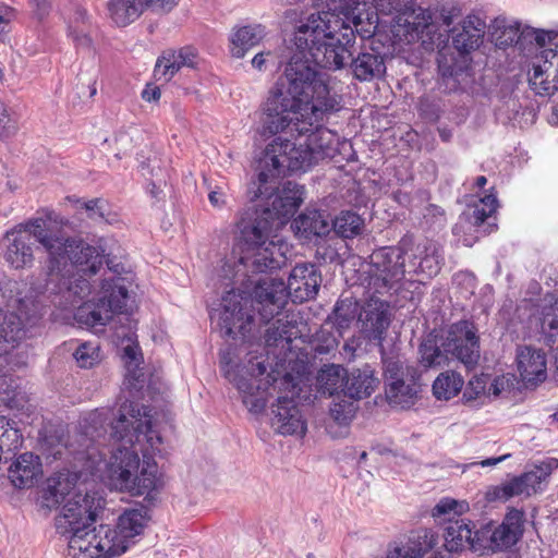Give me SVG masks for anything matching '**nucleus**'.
I'll return each instance as SVG.
<instances>
[{
	"instance_id": "1",
	"label": "nucleus",
	"mask_w": 558,
	"mask_h": 558,
	"mask_svg": "<svg viewBox=\"0 0 558 558\" xmlns=\"http://www.w3.org/2000/svg\"><path fill=\"white\" fill-rule=\"evenodd\" d=\"M110 409H96L80 423V432L65 439L61 425H46L39 432L38 447L46 459L66 460L76 471L59 473L50 480L47 499L65 505L78 487L87 489L84 475L107 482L112 488L133 496L148 495L158 488L159 477L154 457L161 452L162 439L153 426L147 407L123 402L110 421L112 449L106 438L105 424L113 416Z\"/></svg>"
},
{
	"instance_id": "2",
	"label": "nucleus",
	"mask_w": 558,
	"mask_h": 558,
	"mask_svg": "<svg viewBox=\"0 0 558 558\" xmlns=\"http://www.w3.org/2000/svg\"><path fill=\"white\" fill-rule=\"evenodd\" d=\"M341 109V96L331 86V76L308 60L292 56L262 105V136L290 132L306 136L304 143L276 137L257 162L259 185L255 197L268 192V183L289 172L305 171L331 156L332 133L325 129L330 116Z\"/></svg>"
},
{
	"instance_id": "3",
	"label": "nucleus",
	"mask_w": 558,
	"mask_h": 558,
	"mask_svg": "<svg viewBox=\"0 0 558 558\" xmlns=\"http://www.w3.org/2000/svg\"><path fill=\"white\" fill-rule=\"evenodd\" d=\"M238 269V263L226 260L221 266L220 275L244 288L238 292L234 289L228 291L221 300L219 325L225 335L233 339L238 336L246 337L252 329L255 312L260 323L268 324L280 315L289 296L294 303L312 300L316 296L322 283L318 268L311 263L295 265L290 272L288 283L271 277L253 280L252 276L258 272L240 267L236 275Z\"/></svg>"
},
{
	"instance_id": "4",
	"label": "nucleus",
	"mask_w": 558,
	"mask_h": 558,
	"mask_svg": "<svg viewBox=\"0 0 558 558\" xmlns=\"http://www.w3.org/2000/svg\"><path fill=\"white\" fill-rule=\"evenodd\" d=\"M105 500L97 492L82 489L66 499L56 520L57 531L68 542L71 558H109L124 554L135 543L147 523L146 511L125 510L114 527L100 524L92 527Z\"/></svg>"
},
{
	"instance_id": "5",
	"label": "nucleus",
	"mask_w": 558,
	"mask_h": 558,
	"mask_svg": "<svg viewBox=\"0 0 558 558\" xmlns=\"http://www.w3.org/2000/svg\"><path fill=\"white\" fill-rule=\"evenodd\" d=\"M263 354L252 356L243 365H231L229 353L220 355V366L225 377L231 381L241 395L244 405L252 413H262L267 400L278 393L271 404L270 424L281 435L304 436L306 422L295 401L299 396L298 384L291 374L279 377V372L267 373Z\"/></svg>"
},
{
	"instance_id": "6",
	"label": "nucleus",
	"mask_w": 558,
	"mask_h": 558,
	"mask_svg": "<svg viewBox=\"0 0 558 558\" xmlns=\"http://www.w3.org/2000/svg\"><path fill=\"white\" fill-rule=\"evenodd\" d=\"M54 229L37 230L38 243L48 254L46 290L59 295V304L74 306L89 296L92 286L85 276H94L102 267L104 250L81 238L69 236L63 227L68 219L57 214Z\"/></svg>"
},
{
	"instance_id": "7",
	"label": "nucleus",
	"mask_w": 558,
	"mask_h": 558,
	"mask_svg": "<svg viewBox=\"0 0 558 558\" xmlns=\"http://www.w3.org/2000/svg\"><path fill=\"white\" fill-rule=\"evenodd\" d=\"M303 201L304 187L292 181L286 182L282 190L268 196L263 216L241 230L243 246L238 271L241 267L253 272H271L286 265L289 245L282 239H270V220L277 219L283 223L296 213Z\"/></svg>"
},
{
	"instance_id": "8",
	"label": "nucleus",
	"mask_w": 558,
	"mask_h": 558,
	"mask_svg": "<svg viewBox=\"0 0 558 558\" xmlns=\"http://www.w3.org/2000/svg\"><path fill=\"white\" fill-rule=\"evenodd\" d=\"M318 8L301 21L294 33L295 52L313 65L327 70H341L350 57V47L355 41L354 29L339 16L344 8L341 0H312Z\"/></svg>"
},
{
	"instance_id": "9",
	"label": "nucleus",
	"mask_w": 558,
	"mask_h": 558,
	"mask_svg": "<svg viewBox=\"0 0 558 558\" xmlns=\"http://www.w3.org/2000/svg\"><path fill=\"white\" fill-rule=\"evenodd\" d=\"M456 7L459 9V15L450 25H442V21L438 20L442 41L424 47L426 50L439 49L438 71L450 90L457 89L466 75L465 54L480 47L486 28V23L475 14H469L456 23L461 16V9Z\"/></svg>"
},
{
	"instance_id": "10",
	"label": "nucleus",
	"mask_w": 558,
	"mask_h": 558,
	"mask_svg": "<svg viewBox=\"0 0 558 558\" xmlns=\"http://www.w3.org/2000/svg\"><path fill=\"white\" fill-rule=\"evenodd\" d=\"M366 2H371L380 14L395 16L392 25L395 37L407 44L421 40L424 47L442 41L438 20L442 21V25L448 26L459 15V9L454 4L430 10L417 7L415 0H367Z\"/></svg>"
},
{
	"instance_id": "11",
	"label": "nucleus",
	"mask_w": 558,
	"mask_h": 558,
	"mask_svg": "<svg viewBox=\"0 0 558 558\" xmlns=\"http://www.w3.org/2000/svg\"><path fill=\"white\" fill-rule=\"evenodd\" d=\"M360 319L365 337L380 349L384 376L388 383L405 380L411 378V374L416 376V369L412 366H404V360L400 355H387L385 352L383 341L391 322L388 302L374 295L371 296L362 308Z\"/></svg>"
},
{
	"instance_id": "12",
	"label": "nucleus",
	"mask_w": 558,
	"mask_h": 558,
	"mask_svg": "<svg viewBox=\"0 0 558 558\" xmlns=\"http://www.w3.org/2000/svg\"><path fill=\"white\" fill-rule=\"evenodd\" d=\"M56 219V211L46 210L39 217L32 218L5 232L2 239L3 258L10 267L13 269L32 267L35 260L32 238L38 242L37 230H46L43 222L49 229H54Z\"/></svg>"
},
{
	"instance_id": "13",
	"label": "nucleus",
	"mask_w": 558,
	"mask_h": 558,
	"mask_svg": "<svg viewBox=\"0 0 558 558\" xmlns=\"http://www.w3.org/2000/svg\"><path fill=\"white\" fill-rule=\"evenodd\" d=\"M121 280V278H118V280L111 284L109 279H105L100 287L102 296L97 303L83 302L85 300L83 299L74 306L64 307L59 304V295H56L58 300H56L54 303L64 310L77 307L74 313V318L82 326L90 328L104 327L112 318L114 313H122L126 310L129 291L126 286L120 282Z\"/></svg>"
},
{
	"instance_id": "14",
	"label": "nucleus",
	"mask_w": 558,
	"mask_h": 558,
	"mask_svg": "<svg viewBox=\"0 0 558 558\" xmlns=\"http://www.w3.org/2000/svg\"><path fill=\"white\" fill-rule=\"evenodd\" d=\"M469 509L465 501H457L451 498H442L433 509V517L447 522L444 538L447 551H459L470 547L471 535L474 525L460 517Z\"/></svg>"
},
{
	"instance_id": "15",
	"label": "nucleus",
	"mask_w": 558,
	"mask_h": 558,
	"mask_svg": "<svg viewBox=\"0 0 558 558\" xmlns=\"http://www.w3.org/2000/svg\"><path fill=\"white\" fill-rule=\"evenodd\" d=\"M441 347L449 359H456L466 367L475 365L480 359V339L475 325L466 319L451 324L441 339Z\"/></svg>"
},
{
	"instance_id": "16",
	"label": "nucleus",
	"mask_w": 558,
	"mask_h": 558,
	"mask_svg": "<svg viewBox=\"0 0 558 558\" xmlns=\"http://www.w3.org/2000/svg\"><path fill=\"white\" fill-rule=\"evenodd\" d=\"M403 252L398 247H381L371 255V282L375 293H386L405 274Z\"/></svg>"
},
{
	"instance_id": "17",
	"label": "nucleus",
	"mask_w": 558,
	"mask_h": 558,
	"mask_svg": "<svg viewBox=\"0 0 558 558\" xmlns=\"http://www.w3.org/2000/svg\"><path fill=\"white\" fill-rule=\"evenodd\" d=\"M180 2L181 0H108L106 10L110 22L123 28L136 22L147 11L158 15L169 14Z\"/></svg>"
},
{
	"instance_id": "18",
	"label": "nucleus",
	"mask_w": 558,
	"mask_h": 558,
	"mask_svg": "<svg viewBox=\"0 0 558 558\" xmlns=\"http://www.w3.org/2000/svg\"><path fill=\"white\" fill-rule=\"evenodd\" d=\"M354 44L341 69L349 64L353 77L360 82H368L385 74V58L380 51L374 47H363L354 57Z\"/></svg>"
},
{
	"instance_id": "19",
	"label": "nucleus",
	"mask_w": 558,
	"mask_h": 558,
	"mask_svg": "<svg viewBox=\"0 0 558 558\" xmlns=\"http://www.w3.org/2000/svg\"><path fill=\"white\" fill-rule=\"evenodd\" d=\"M197 59L196 49L190 46L179 50H167L157 59L154 76L157 81L168 82L182 68H195Z\"/></svg>"
},
{
	"instance_id": "20",
	"label": "nucleus",
	"mask_w": 558,
	"mask_h": 558,
	"mask_svg": "<svg viewBox=\"0 0 558 558\" xmlns=\"http://www.w3.org/2000/svg\"><path fill=\"white\" fill-rule=\"evenodd\" d=\"M515 360L520 376L525 383L537 384L546 379V356L541 349L520 345L517 348Z\"/></svg>"
},
{
	"instance_id": "21",
	"label": "nucleus",
	"mask_w": 558,
	"mask_h": 558,
	"mask_svg": "<svg viewBox=\"0 0 558 558\" xmlns=\"http://www.w3.org/2000/svg\"><path fill=\"white\" fill-rule=\"evenodd\" d=\"M435 545L434 534L424 531L410 537L405 545H389L386 558H445L441 551L434 550Z\"/></svg>"
},
{
	"instance_id": "22",
	"label": "nucleus",
	"mask_w": 558,
	"mask_h": 558,
	"mask_svg": "<svg viewBox=\"0 0 558 558\" xmlns=\"http://www.w3.org/2000/svg\"><path fill=\"white\" fill-rule=\"evenodd\" d=\"M40 474V459L32 452L20 454L8 468V478L16 488H29L34 486Z\"/></svg>"
},
{
	"instance_id": "23",
	"label": "nucleus",
	"mask_w": 558,
	"mask_h": 558,
	"mask_svg": "<svg viewBox=\"0 0 558 558\" xmlns=\"http://www.w3.org/2000/svg\"><path fill=\"white\" fill-rule=\"evenodd\" d=\"M523 534V512L510 510L501 524H493V551L513 546Z\"/></svg>"
},
{
	"instance_id": "24",
	"label": "nucleus",
	"mask_w": 558,
	"mask_h": 558,
	"mask_svg": "<svg viewBox=\"0 0 558 558\" xmlns=\"http://www.w3.org/2000/svg\"><path fill=\"white\" fill-rule=\"evenodd\" d=\"M292 227L299 236L312 241L314 238H323L331 231V218L323 210H306L294 219Z\"/></svg>"
},
{
	"instance_id": "25",
	"label": "nucleus",
	"mask_w": 558,
	"mask_h": 558,
	"mask_svg": "<svg viewBox=\"0 0 558 558\" xmlns=\"http://www.w3.org/2000/svg\"><path fill=\"white\" fill-rule=\"evenodd\" d=\"M378 383V378L374 376V369L367 365L348 373L342 392L344 397L356 401L371 396Z\"/></svg>"
},
{
	"instance_id": "26",
	"label": "nucleus",
	"mask_w": 558,
	"mask_h": 558,
	"mask_svg": "<svg viewBox=\"0 0 558 558\" xmlns=\"http://www.w3.org/2000/svg\"><path fill=\"white\" fill-rule=\"evenodd\" d=\"M441 260L442 256L438 244L425 240L416 245L410 267L415 274H425L432 277L439 271Z\"/></svg>"
},
{
	"instance_id": "27",
	"label": "nucleus",
	"mask_w": 558,
	"mask_h": 558,
	"mask_svg": "<svg viewBox=\"0 0 558 558\" xmlns=\"http://www.w3.org/2000/svg\"><path fill=\"white\" fill-rule=\"evenodd\" d=\"M265 36V28L257 25H247L234 31L230 37V51L234 58L241 59L246 51L260 43Z\"/></svg>"
},
{
	"instance_id": "28",
	"label": "nucleus",
	"mask_w": 558,
	"mask_h": 558,
	"mask_svg": "<svg viewBox=\"0 0 558 558\" xmlns=\"http://www.w3.org/2000/svg\"><path fill=\"white\" fill-rule=\"evenodd\" d=\"M415 377L411 374V378L387 384L386 396L391 405L407 409L414 404L417 395Z\"/></svg>"
},
{
	"instance_id": "29",
	"label": "nucleus",
	"mask_w": 558,
	"mask_h": 558,
	"mask_svg": "<svg viewBox=\"0 0 558 558\" xmlns=\"http://www.w3.org/2000/svg\"><path fill=\"white\" fill-rule=\"evenodd\" d=\"M348 372L340 365H326L324 366L316 378L318 391L329 397L343 393L342 389L345 386Z\"/></svg>"
},
{
	"instance_id": "30",
	"label": "nucleus",
	"mask_w": 558,
	"mask_h": 558,
	"mask_svg": "<svg viewBox=\"0 0 558 558\" xmlns=\"http://www.w3.org/2000/svg\"><path fill=\"white\" fill-rule=\"evenodd\" d=\"M492 41L498 48H506L519 43L523 35L518 22H511L506 19L497 17L489 26Z\"/></svg>"
},
{
	"instance_id": "31",
	"label": "nucleus",
	"mask_w": 558,
	"mask_h": 558,
	"mask_svg": "<svg viewBox=\"0 0 558 558\" xmlns=\"http://www.w3.org/2000/svg\"><path fill=\"white\" fill-rule=\"evenodd\" d=\"M301 333L296 320L283 316L277 318L275 324L266 330L265 342L268 347L277 345L278 341H286L288 344Z\"/></svg>"
},
{
	"instance_id": "32",
	"label": "nucleus",
	"mask_w": 558,
	"mask_h": 558,
	"mask_svg": "<svg viewBox=\"0 0 558 558\" xmlns=\"http://www.w3.org/2000/svg\"><path fill=\"white\" fill-rule=\"evenodd\" d=\"M541 333L544 343L555 353L558 361V301L554 305L544 307Z\"/></svg>"
},
{
	"instance_id": "33",
	"label": "nucleus",
	"mask_w": 558,
	"mask_h": 558,
	"mask_svg": "<svg viewBox=\"0 0 558 558\" xmlns=\"http://www.w3.org/2000/svg\"><path fill=\"white\" fill-rule=\"evenodd\" d=\"M463 387L462 377L454 372L441 373L433 384V393L437 399L449 400Z\"/></svg>"
},
{
	"instance_id": "34",
	"label": "nucleus",
	"mask_w": 558,
	"mask_h": 558,
	"mask_svg": "<svg viewBox=\"0 0 558 558\" xmlns=\"http://www.w3.org/2000/svg\"><path fill=\"white\" fill-rule=\"evenodd\" d=\"M418 352L421 356L420 362L424 367L444 366L449 361L447 352L433 338L425 339L421 343Z\"/></svg>"
},
{
	"instance_id": "35",
	"label": "nucleus",
	"mask_w": 558,
	"mask_h": 558,
	"mask_svg": "<svg viewBox=\"0 0 558 558\" xmlns=\"http://www.w3.org/2000/svg\"><path fill=\"white\" fill-rule=\"evenodd\" d=\"M362 226L361 217L353 211H342L335 219H331V230L342 238L349 239L357 235Z\"/></svg>"
},
{
	"instance_id": "36",
	"label": "nucleus",
	"mask_w": 558,
	"mask_h": 558,
	"mask_svg": "<svg viewBox=\"0 0 558 558\" xmlns=\"http://www.w3.org/2000/svg\"><path fill=\"white\" fill-rule=\"evenodd\" d=\"M356 408L354 399H349L343 393H339L333 396L330 415L339 424H348L353 418Z\"/></svg>"
},
{
	"instance_id": "37",
	"label": "nucleus",
	"mask_w": 558,
	"mask_h": 558,
	"mask_svg": "<svg viewBox=\"0 0 558 558\" xmlns=\"http://www.w3.org/2000/svg\"><path fill=\"white\" fill-rule=\"evenodd\" d=\"M534 72H542L558 84V51L554 49H545L539 56L537 63L533 65Z\"/></svg>"
},
{
	"instance_id": "38",
	"label": "nucleus",
	"mask_w": 558,
	"mask_h": 558,
	"mask_svg": "<svg viewBox=\"0 0 558 558\" xmlns=\"http://www.w3.org/2000/svg\"><path fill=\"white\" fill-rule=\"evenodd\" d=\"M357 314V303L351 299L340 300L336 303L333 310L335 324L338 329H344L350 326Z\"/></svg>"
},
{
	"instance_id": "39",
	"label": "nucleus",
	"mask_w": 558,
	"mask_h": 558,
	"mask_svg": "<svg viewBox=\"0 0 558 558\" xmlns=\"http://www.w3.org/2000/svg\"><path fill=\"white\" fill-rule=\"evenodd\" d=\"M497 203V197L494 194H487L480 198L471 214L472 223L477 227L482 226L496 211Z\"/></svg>"
},
{
	"instance_id": "40",
	"label": "nucleus",
	"mask_w": 558,
	"mask_h": 558,
	"mask_svg": "<svg viewBox=\"0 0 558 558\" xmlns=\"http://www.w3.org/2000/svg\"><path fill=\"white\" fill-rule=\"evenodd\" d=\"M74 357L81 367H93L100 361V349L92 342H84L77 347Z\"/></svg>"
},
{
	"instance_id": "41",
	"label": "nucleus",
	"mask_w": 558,
	"mask_h": 558,
	"mask_svg": "<svg viewBox=\"0 0 558 558\" xmlns=\"http://www.w3.org/2000/svg\"><path fill=\"white\" fill-rule=\"evenodd\" d=\"M489 379H490V376L486 375V374L473 376L469 380V383L463 391V400L466 403H471V402L475 401L477 398H480L481 396L485 395Z\"/></svg>"
},
{
	"instance_id": "42",
	"label": "nucleus",
	"mask_w": 558,
	"mask_h": 558,
	"mask_svg": "<svg viewBox=\"0 0 558 558\" xmlns=\"http://www.w3.org/2000/svg\"><path fill=\"white\" fill-rule=\"evenodd\" d=\"M493 523L486 524L480 530L473 531L470 541V549L474 551L478 550H492L493 551Z\"/></svg>"
},
{
	"instance_id": "43",
	"label": "nucleus",
	"mask_w": 558,
	"mask_h": 558,
	"mask_svg": "<svg viewBox=\"0 0 558 558\" xmlns=\"http://www.w3.org/2000/svg\"><path fill=\"white\" fill-rule=\"evenodd\" d=\"M531 88L541 96L553 95L558 89V84L554 82V78H549L543 75L542 72H532L529 78Z\"/></svg>"
},
{
	"instance_id": "44",
	"label": "nucleus",
	"mask_w": 558,
	"mask_h": 558,
	"mask_svg": "<svg viewBox=\"0 0 558 558\" xmlns=\"http://www.w3.org/2000/svg\"><path fill=\"white\" fill-rule=\"evenodd\" d=\"M19 131V122L10 114L4 106L0 105V138L7 140L14 136Z\"/></svg>"
},
{
	"instance_id": "45",
	"label": "nucleus",
	"mask_w": 558,
	"mask_h": 558,
	"mask_svg": "<svg viewBox=\"0 0 558 558\" xmlns=\"http://www.w3.org/2000/svg\"><path fill=\"white\" fill-rule=\"evenodd\" d=\"M83 207L88 211L92 219H101L109 221L107 218V202L102 198H94L82 203Z\"/></svg>"
},
{
	"instance_id": "46",
	"label": "nucleus",
	"mask_w": 558,
	"mask_h": 558,
	"mask_svg": "<svg viewBox=\"0 0 558 558\" xmlns=\"http://www.w3.org/2000/svg\"><path fill=\"white\" fill-rule=\"evenodd\" d=\"M543 474L544 473H542V470H538V468L535 466L533 470L521 475L525 482L526 488H529L530 494H534L542 489L541 485L544 481H546Z\"/></svg>"
},
{
	"instance_id": "47",
	"label": "nucleus",
	"mask_w": 558,
	"mask_h": 558,
	"mask_svg": "<svg viewBox=\"0 0 558 558\" xmlns=\"http://www.w3.org/2000/svg\"><path fill=\"white\" fill-rule=\"evenodd\" d=\"M504 495L506 497H513V496H520V495H527L530 496L529 488L525 486V482L523 481L522 476H518L506 483L502 487Z\"/></svg>"
},
{
	"instance_id": "48",
	"label": "nucleus",
	"mask_w": 558,
	"mask_h": 558,
	"mask_svg": "<svg viewBox=\"0 0 558 558\" xmlns=\"http://www.w3.org/2000/svg\"><path fill=\"white\" fill-rule=\"evenodd\" d=\"M209 189H210L209 194H208L209 203L214 207H217V208H221L222 206H225L227 203L226 202L227 194L223 191V189L220 186H215L214 189H211L209 186Z\"/></svg>"
},
{
	"instance_id": "49",
	"label": "nucleus",
	"mask_w": 558,
	"mask_h": 558,
	"mask_svg": "<svg viewBox=\"0 0 558 558\" xmlns=\"http://www.w3.org/2000/svg\"><path fill=\"white\" fill-rule=\"evenodd\" d=\"M33 13L38 20L48 15L51 8V0H31Z\"/></svg>"
},
{
	"instance_id": "50",
	"label": "nucleus",
	"mask_w": 558,
	"mask_h": 558,
	"mask_svg": "<svg viewBox=\"0 0 558 558\" xmlns=\"http://www.w3.org/2000/svg\"><path fill=\"white\" fill-rule=\"evenodd\" d=\"M274 60V54L270 51H263L254 56L252 59V65L258 71L267 69V64Z\"/></svg>"
},
{
	"instance_id": "51",
	"label": "nucleus",
	"mask_w": 558,
	"mask_h": 558,
	"mask_svg": "<svg viewBox=\"0 0 558 558\" xmlns=\"http://www.w3.org/2000/svg\"><path fill=\"white\" fill-rule=\"evenodd\" d=\"M535 34V41L539 47H545L546 44L550 43L553 39H555L558 36V33L556 32H546V31H536Z\"/></svg>"
},
{
	"instance_id": "52",
	"label": "nucleus",
	"mask_w": 558,
	"mask_h": 558,
	"mask_svg": "<svg viewBox=\"0 0 558 558\" xmlns=\"http://www.w3.org/2000/svg\"><path fill=\"white\" fill-rule=\"evenodd\" d=\"M107 266H108V269L109 271L112 274V276L110 277H105L101 282L105 280V279H109V281L111 282V284H113V282H116L118 280V278H120V274L121 271L123 270V267L119 264H116V265H112L110 260H107ZM121 283L125 286L124 281L125 279L121 277Z\"/></svg>"
},
{
	"instance_id": "53",
	"label": "nucleus",
	"mask_w": 558,
	"mask_h": 558,
	"mask_svg": "<svg viewBox=\"0 0 558 558\" xmlns=\"http://www.w3.org/2000/svg\"><path fill=\"white\" fill-rule=\"evenodd\" d=\"M536 466L538 470H542V473H544L543 475L547 480L551 472L558 468V460L555 458H549Z\"/></svg>"
},
{
	"instance_id": "54",
	"label": "nucleus",
	"mask_w": 558,
	"mask_h": 558,
	"mask_svg": "<svg viewBox=\"0 0 558 558\" xmlns=\"http://www.w3.org/2000/svg\"><path fill=\"white\" fill-rule=\"evenodd\" d=\"M142 98L146 101H156L160 98V89L157 86L147 85L142 92Z\"/></svg>"
},
{
	"instance_id": "55",
	"label": "nucleus",
	"mask_w": 558,
	"mask_h": 558,
	"mask_svg": "<svg viewBox=\"0 0 558 558\" xmlns=\"http://www.w3.org/2000/svg\"><path fill=\"white\" fill-rule=\"evenodd\" d=\"M70 35L73 37V40L75 41L77 47H89L90 46V38L84 34V33H74L70 32Z\"/></svg>"
},
{
	"instance_id": "56",
	"label": "nucleus",
	"mask_w": 558,
	"mask_h": 558,
	"mask_svg": "<svg viewBox=\"0 0 558 558\" xmlns=\"http://www.w3.org/2000/svg\"><path fill=\"white\" fill-rule=\"evenodd\" d=\"M124 356L128 359V363H129V368L131 367L132 364H134L135 366L138 365V359H137V353H136V349L131 347V345H128L124 348Z\"/></svg>"
},
{
	"instance_id": "57",
	"label": "nucleus",
	"mask_w": 558,
	"mask_h": 558,
	"mask_svg": "<svg viewBox=\"0 0 558 558\" xmlns=\"http://www.w3.org/2000/svg\"><path fill=\"white\" fill-rule=\"evenodd\" d=\"M488 385V395L497 397L502 390L504 380L499 378H495L494 380L489 379Z\"/></svg>"
},
{
	"instance_id": "58",
	"label": "nucleus",
	"mask_w": 558,
	"mask_h": 558,
	"mask_svg": "<svg viewBox=\"0 0 558 558\" xmlns=\"http://www.w3.org/2000/svg\"><path fill=\"white\" fill-rule=\"evenodd\" d=\"M509 457V454H504L498 458H488L480 462L482 466H494L498 464L499 462L506 460Z\"/></svg>"
},
{
	"instance_id": "59",
	"label": "nucleus",
	"mask_w": 558,
	"mask_h": 558,
	"mask_svg": "<svg viewBox=\"0 0 558 558\" xmlns=\"http://www.w3.org/2000/svg\"><path fill=\"white\" fill-rule=\"evenodd\" d=\"M548 121L553 125H558V102L551 107V114L549 116Z\"/></svg>"
},
{
	"instance_id": "60",
	"label": "nucleus",
	"mask_w": 558,
	"mask_h": 558,
	"mask_svg": "<svg viewBox=\"0 0 558 558\" xmlns=\"http://www.w3.org/2000/svg\"><path fill=\"white\" fill-rule=\"evenodd\" d=\"M150 158H148V163H145L144 161L141 162V169L144 171V170H147V172L151 175V177H155L157 175V173H155V166H150Z\"/></svg>"
},
{
	"instance_id": "61",
	"label": "nucleus",
	"mask_w": 558,
	"mask_h": 558,
	"mask_svg": "<svg viewBox=\"0 0 558 558\" xmlns=\"http://www.w3.org/2000/svg\"><path fill=\"white\" fill-rule=\"evenodd\" d=\"M439 136L444 142H449L452 137V133L448 129H440L439 130Z\"/></svg>"
},
{
	"instance_id": "62",
	"label": "nucleus",
	"mask_w": 558,
	"mask_h": 558,
	"mask_svg": "<svg viewBox=\"0 0 558 558\" xmlns=\"http://www.w3.org/2000/svg\"><path fill=\"white\" fill-rule=\"evenodd\" d=\"M487 183V179L484 175H480L476 178L475 184L477 187H483Z\"/></svg>"
},
{
	"instance_id": "63",
	"label": "nucleus",
	"mask_w": 558,
	"mask_h": 558,
	"mask_svg": "<svg viewBox=\"0 0 558 558\" xmlns=\"http://www.w3.org/2000/svg\"><path fill=\"white\" fill-rule=\"evenodd\" d=\"M351 3L349 5L350 9H356V7L360 4V3H366L367 0H350Z\"/></svg>"
},
{
	"instance_id": "64",
	"label": "nucleus",
	"mask_w": 558,
	"mask_h": 558,
	"mask_svg": "<svg viewBox=\"0 0 558 558\" xmlns=\"http://www.w3.org/2000/svg\"><path fill=\"white\" fill-rule=\"evenodd\" d=\"M336 345H337V342H336V340L332 338V339L330 340V342L327 344V348H333V347H336Z\"/></svg>"
}]
</instances>
